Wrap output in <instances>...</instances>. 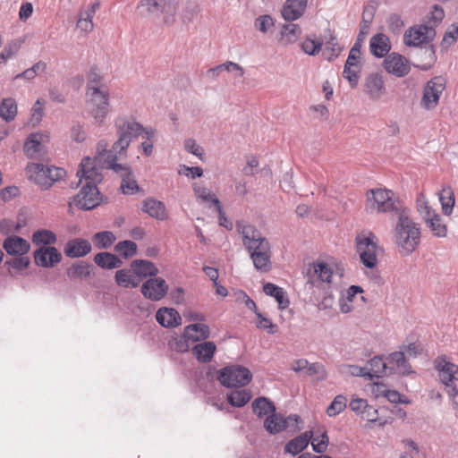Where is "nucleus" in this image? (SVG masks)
<instances>
[{
	"label": "nucleus",
	"instance_id": "nucleus-15",
	"mask_svg": "<svg viewBox=\"0 0 458 458\" xmlns=\"http://www.w3.org/2000/svg\"><path fill=\"white\" fill-rule=\"evenodd\" d=\"M28 178L40 186L42 189H48L53 185V179L48 180L47 173H50L49 166L40 163H30L26 166Z\"/></svg>",
	"mask_w": 458,
	"mask_h": 458
},
{
	"label": "nucleus",
	"instance_id": "nucleus-18",
	"mask_svg": "<svg viewBox=\"0 0 458 458\" xmlns=\"http://www.w3.org/2000/svg\"><path fill=\"white\" fill-rule=\"evenodd\" d=\"M48 141V136L39 132L30 133L23 146L25 154L30 158H39L44 152V143Z\"/></svg>",
	"mask_w": 458,
	"mask_h": 458
},
{
	"label": "nucleus",
	"instance_id": "nucleus-2",
	"mask_svg": "<svg viewBox=\"0 0 458 458\" xmlns=\"http://www.w3.org/2000/svg\"><path fill=\"white\" fill-rule=\"evenodd\" d=\"M395 226V242L403 255L411 254L420 242V227L411 217L406 208L400 213Z\"/></svg>",
	"mask_w": 458,
	"mask_h": 458
},
{
	"label": "nucleus",
	"instance_id": "nucleus-41",
	"mask_svg": "<svg viewBox=\"0 0 458 458\" xmlns=\"http://www.w3.org/2000/svg\"><path fill=\"white\" fill-rule=\"evenodd\" d=\"M370 369L367 373H371L374 377L379 378L385 376H390L386 360L382 357H374L369 360Z\"/></svg>",
	"mask_w": 458,
	"mask_h": 458
},
{
	"label": "nucleus",
	"instance_id": "nucleus-52",
	"mask_svg": "<svg viewBox=\"0 0 458 458\" xmlns=\"http://www.w3.org/2000/svg\"><path fill=\"white\" fill-rule=\"evenodd\" d=\"M362 65L344 66L343 76L348 81L351 88H355L360 80Z\"/></svg>",
	"mask_w": 458,
	"mask_h": 458
},
{
	"label": "nucleus",
	"instance_id": "nucleus-48",
	"mask_svg": "<svg viewBox=\"0 0 458 458\" xmlns=\"http://www.w3.org/2000/svg\"><path fill=\"white\" fill-rule=\"evenodd\" d=\"M200 12L199 5L195 0H187L181 13L182 21H192Z\"/></svg>",
	"mask_w": 458,
	"mask_h": 458
},
{
	"label": "nucleus",
	"instance_id": "nucleus-38",
	"mask_svg": "<svg viewBox=\"0 0 458 458\" xmlns=\"http://www.w3.org/2000/svg\"><path fill=\"white\" fill-rule=\"evenodd\" d=\"M301 33L299 25L288 23L282 26L280 42L283 45H289L296 42Z\"/></svg>",
	"mask_w": 458,
	"mask_h": 458
},
{
	"label": "nucleus",
	"instance_id": "nucleus-4",
	"mask_svg": "<svg viewBox=\"0 0 458 458\" xmlns=\"http://www.w3.org/2000/svg\"><path fill=\"white\" fill-rule=\"evenodd\" d=\"M87 107L95 122L102 124L109 114L110 95L107 88H91L86 91Z\"/></svg>",
	"mask_w": 458,
	"mask_h": 458
},
{
	"label": "nucleus",
	"instance_id": "nucleus-56",
	"mask_svg": "<svg viewBox=\"0 0 458 458\" xmlns=\"http://www.w3.org/2000/svg\"><path fill=\"white\" fill-rule=\"evenodd\" d=\"M322 45V40H315L314 38L308 37L301 43V49L304 51V53L310 55H315L320 52Z\"/></svg>",
	"mask_w": 458,
	"mask_h": 458
},
{
	"label": "nucleus",
	"instance_id": "nucleus-24",
	"mask_svg": "<svg viewBox=\"0 0 458 458\" xmlns=\"http://www.w3.org/2000/svg\"><path fill=\"white\" fill-rule=\"evenodd\" d=\"M126 157L125 154H120L116 152L112 147L110 152L108 154V157L105 159L104 164L102 165L105 168L113 170L114 173L119 174L121 177L125 175H130L131 172V167L124 164H119L117 161L122 160Z\"/></svg>",
	"mask_w": 458,
	"mask_h": 458
},
{
	"label": "nucleus",
	"instance_id": "nucleus-5",
	"mask_svg": "<svg viewBox=\"0 0 458 458\" xmlns=\"http://www.w3.org/2000/svg\"><path fill=\"white\" fill-rule=\"evenodd\" d=\"M118 140L113 144L114 150L120 154H125L131 141L143 133L144 127L140 123L131 120H121L116 122Z\"/></svg>",
	"mask_w": 458,
	"mask_h": 458
},
{
	"label": "nucleus",
	"instance_id": "nucleus-62",
	"mask_svg": "<svg viewBox=\"0 0 458 458\" xmlns=\"http://www.w3.org/2000/svg\"><path fill=\"white\" fill-rule=\"evenodd\" d=\"M255 28L262 33H267L274 26V20L270 15H261L255 20Z\"/></svg>",
	"mask_w": 458,
	"mask_h": 458
},
{
	"label": "nucleus",
	"instance_id": "nucleus-57",
	"mask_svg": "<svg viewBox=\"0 0 458 458\" xmlns=\"http://www.w3.org/2000/svg\"><path fill=\"white\" fill-rule=\"evenodd\" d=\"M417 208L419 214L421 216V219L424 222L437 214V212L431 208V207L428 205V202L425 199L423 196L418 199Z\"/></svg>",
	"mask_w": 458,
	"mask_h": 458
},
{
	"label": "nucleus",
	"instance_id": "nucleus-17",
	"mask_svg": "<svg viewBox=\"0 0 458 458\" xmlns=\"http://www.w3.org/2000/svg\"><path fill=\"white\" fill-rule=\"evenodd\" d=\"M79 177V183L85 181V184L97 185L98 182L102 181V175L98 169L94 165V161L90 157H84L81 163V168L77 171Z\"/></svg>",
	"mask_w": 458,
	"mask_h": 458
},
{
	"label": "nucleus",
	"instance_id": "nucleus-46",
	"mask_svg": "<svg viewBox=\"0 0 458 458\" xmlns=\"http://www.w3.org/2000/svg\"><path fill=\"white\" fill-rule=\"evenodd\" d=\"M114 234L110 231H102L95 233L92 237L94 245L98 249H107L115 242Z\"/></svg>",
	"mask_w": 458,
	"mask_h": 458
},
{
	"label": "nucleus",
	"instance_id": "nucleus-28",
	"mask_svg": "<svg viewBox=\"0 0 458 458\" xmlns=\"http://www.w3.org/2000/svg\"><path fill=\"white\" fill-rule=\"evenodd\" d=\"M216 346L213 342L205 341L194 345L191 349L193 356L199 362L208 363L211 361L216 352Z\"/></svg>",
	"mask_w": 458,
	"mask_h": 458
},
{
	"label": "nucleus",
	"instance_id": "nucleus-37",
	"mask_svg": "<svg viewBox=\"0 0 458 458\" xmlns=\"http://www.w3.org/2000/svg\"><path fill=\"white\" fill-rule=\"evenodd\" d=\"M94 262L101 268L113 269L120 267L123 261L110 252H99L94 257Z\"/></svg>",
	"mask_w": 458,
	"mask_h": 458
},
{
	"label": "nucleus",
	"instance_id": "nucleus-30",
	"mask_svg": "<svg viewBox=\"0 0 458 458\" xmlns=\"http://www.w3.org/2000/svg\"><path fill=\"white\" fill-rule=\"evenodd\" d=\"M324 57L329 61L336 58L339 55L342 48L339 47L337 38L331 31V30L327 29L324 31Z\"/></svg>",
	"mask_w": 458,
	"mask_h": 458
},
{
	"label": "nucleus",
	"instance_id": "nucleus-60",
	"mask_svg": "<svg viewBox=\"0 0 458 458\" xmlns=\"http://www.w3.org/2000/svg\"><path fill=\"white\" fill-rule=\"evenodd\" d=\"M191 340L186 338L184 335L182 336L174 337L169 342L171 349L177 352H186L190 350L189 342Z\"/></svg>",
	"mask_w": 458,
	"mask_h": 458
},
{
	"label": "nucleus",
	"instance_id": "nucleus-53",
	"mask_svg": "<svg viewBox=\"0 0 458 458\" xmlns=\"http://www.w3.org/2000/svg\"><path fill=\"white\" fill-rule=\"evenodd\" d=\"M342 373L348 374L354 377H363L370 380L373 379L371 373H367V369L358 365L346 364L341 369Z\"/></svg>",
	"mask_w": 458,
	"mask_h": 458
},
{
	"label": "nucleus",
	"instance_id": "nucleus-12",
	"mask_svg": "<svg viewBox=\"0 0 458 458\" xmlns=\"http://www.w3.org/2000/svg\"><path fill=\"white\" fill-rule=\"evenodd\" d=\"M333 269L326 263H312L307 269V284L310 287H318L320 283H331Z\"/></svg>",
	"mask_w": 458,
	"mask_h": 458
},
{
	"label": "nucleus",
	"instance_id": "nucleus-50",
	"mask_svg": "<svg viewBox=\"0 0 458 458\" xmlns=\"http://www.w3.org/2000/svg\"><path fill=\"white\" fill-rule=\"evenodd\" d=\"M375 386H377V392L378 394H382L385 396L389 402L393 403H407L408 402L402 399V395L399 392L395 390H387V389H381L385 387V386L379 382H375Z\"/></svg>",
	"mask_w": 458,
	"mask_h": 458
},
{
	"label": "nucleus",
	"instance_id": "nucleus-34",
	"mask_svg": "<svg viewBox=\"0 0 458 458\" xmlns=\"http://www.w3.org/2000/svg\"><path fill=\"white\" fill-rule=\"evenodd\" d=\"M142 210L158 220H165L167 217L164 203L155 199H147L143 202Z\"/></svg>",
	"mask_w": 458,
	"mask_h": 458
},
{
	"label": "nucleus",
	"instance_id": "nucleus-20",
	"mask_svg": "<svg viewBox=\"0 0 458 458\" xmlns=\"http://www.w3.org/2000/svg\"><path fill=\"white\" fill-rule=\"evenodd\" d=\"M3 248L8 255L23 256L30 251V244L22 237L11 235L4 239Z\"/></svg>",
	"mask_w": 458,
	"mask_h": 458
},
{
	"label": "nucleus",
	"instance_id": "nucleus-63",
	"mask_svg": "<svg viewBox=\"0 0 458 458\" xmlns=\"http://www.w3.org/2000/svg\"><path fill=\"white\" fill-rule=\"evenodd\" d=\"M319 442H317V438H313L311 441L312 449L315 453L323 454L327 451L328 446L329 439L326 430L320 435Z\"/></svg>",
	"mask_w": 458,
	"mask_h": 458
},
{
	"label": "nucleus",
	"instance_id": "nucleus-29",
	"mask_svg": "<svg viewBox=\"0 0 458 458\" xmlns=\"http://www.w3.org/2000/svg\"><path fill=\"white\" fill-rule=\"evenodd\" d=\"M311 438L312 431H305L301 435L291 439L284 445V452L291 454L293 455H296L302 452L308 446Z\"/></svg>",
	"mask_w": 458,
	"mask_h": 458
},
{
	"label": "nucleus",
	"instance_id": "nucleus-61",
	"mask_svg": "<svg viewBox=\"0 0 458 458\" xmlns=\"http://www.w3.org/2000/svg\"><path fill=\"white\" fill-rule=\"evenodd\" d=\"M23 41L24 40L22 38H16V39L9 41L4 47L2 53L8 59L12 58L19 52Z\"/></svg>",
	"mask_w": 458,
	"mask_h": 458
},
{
	"label": "nucleus",
	"instance_id": "nucleus-59",
	"mask_svg": "<svg viewBox=\"0 0 458 458\" xmlns=\"http://www.w3.org/2000/svg\"><path fill=\"white\" fill-rule=\"evenodd\" d=\"M121 189L125 194H134L139 191V186L131 172L130 175L122 177Z\"/></svg>",
	"mask_w": 458,
	"mask_h": 458
},
{
	"label": "nucleus",
	"instance_id": "nucleus-1",
	"mask_svg": "<svg viewBox=\"0 0 458 458\" xmlns=\"http://www.w3.org/2000/svg\"><path fill=\"white\" fill-rule=\"evenodd\" d=\"M236 230L242 238V245L250 254L254 267L262 273L271 269V246L269 241L262 235L255 225L246 221L236 222Z\"/></svg>",
	"mask_w": 458,
	"mask_h": 458
},
{
	"label": "nucleus",
	"instance_id": "nucleus-64",
	"mask_svg": "<svg viewBox=\"0 0 458 458\" xmlns=\"http://www.w3.org/2000/svg\"><path fill=\"white\" fill-rule=\"evenodd\" d=\"M457 39H458V25L453 24L446 30V32L444 36L443 41H442V45L445 46V47H449V46L453 45L454 43H455Z\"/></svg>",
	"mask_w": 458,
	"mask_h": 458
},
{
	"label": "nucleus",
	"instance_id": "nucleus-8",
	"mask_svg": "<svg viewBox=\"0 0 458 458\" xmlns=\"http://www.w3.org/2000/svg\"><path fill=\"white\" fill-rule=\"evenodd\" d=\"M140 6L147 7L148 13L158 12L162 15L164 23L171 25L176 21L179 9L178 0H142Z\"/></svg>",
	"mask_w": 458,
	"mask_h": 458
},
{
	"label": "nucleus",
	"instance_id": "nucleus-55",
	"mask_svg": "<svg viewBox=\"0 0 458 458\" xmlns=\"http://www.w3.org/2000/svg\"><path fill=\"white\" fill-rule=\"evenodd\" d=\"M193 191H194L196 196L199 199H200L202 201H210L212 204L215 205V207L220 203L218 198L214 193H211L205 187L194 184Z\"/></svg>",
	"mask_w": 458,
	"mask_h": 458
},
{
	"label": "nucleus",
	"instance_id": "nucleus-13",
	"mask_svg": "<svg viewBox=\"0 0 458 458\" xmlns=\"http://www.w3.org/2000/svg\"><path fill=\"white\" fill-rule=\"evenodd\" d=\"M168 291V284L161 277L149 278L141 285L143 296L152 301H158L163 299Z\"/></svg>",
	"mask_w": 458,
	"mask_h": 458
},
{
	"label": "nucleus",
	"instance_id": "nucleus-11",
	"mask_svg": "<svg viewBox=\"0 0 458 458\" xmlns=\"http://www.w3.org/2000/svg\"><path fill=\"white\" fill-rule=\"evenodd\" d=\"M436 32L428 25H420L411 27L403 35V42L408 47H419L433 39Z\"/></svg>",
	"mask_w": 458,
	"mask_h": 458
},
{
	"label": "nucleus",
	"instance_id": "nucleus-16",
	"mask_svg": "<svg viewBox=\"0 0 458 458\" xmlns=\"http://www.w3.org/2000/svg\"><path fill=\"white\" fill-rule=\"evenodd\" d=\"M384 68L387 72L397 77L405 76L411 70L409 61L397 53H391L386 57L384 60Z\"/></svg>",
	"mask_w": 458,
	"mask_h": 458
},
{
	"label": "nucleus",
	"instance_id": "nucleus-58",
	"mask_svg": "<svg viewBox=\"0 0 458 458\" xmlns=\"http://www.w3.org/2000/svg\"><path fill=\"white\" fill-rule=\"evenodd\" d=\"M283 422L284 424V430L295 433L301 429L300 424L302 423V420L297 414H291L286 418L283 416Z\"/></svg>",
	"mask_w": 458,
	"mask_h": 458
},
{
	"label": "nucleus",
	"instance_id": "nucleus-44",
	"mask_svg": "<svg viewBox=\"0 0 458 458\" xmlns=\"http://www.w3.org/2000/svg\"><path fill=\"white\" fill-rule=\"evenodd\" d=\"M439 201L444 215L450 216L455 203L454 194L451 187L444 188L439 193Z\"/></svg>",
	"mask_w": 458,
	"mask_h": 458
},
{
	"label": "nucleus",
	"instance_id": "nucleus-27",
	"mask_svg": "<svg viewBox=\"0 0 458 458\" xmlns=\"http://www.w3.org/2000/svg\"><path fill=\"white\" fill-rule=\"evenodd\" d=\"M157 321L164 327H175L181 325L182 318L173 308H160L156 313Z\"/></svg>",
	"mask_w": 458,
	"mask_h": 458
},
{
	"label": "nucleus",
	"instance_id": "nucleus-32",
	"mask_svg": "<svg viewBox=\"0 0 458 458\" xmlns=\"http://www.w3.org/2000/svg\"><path fill=\"white\" fill-rule=\"evenodd\" d=\"M131 268L140 280L148 276H156L158 273V269L153 262L143 259L133 260Z\"/></svg>",
	"mask_w": 458,
	"mask_h": 458
},
{
	"label": "nucleus",
	"instance_id": "nucleus-33",
	"mask_svg": "<svg viewBox=\"0 0 458 458\" xmlns=\"http://www.w3.org/2000/svg\"><path fill=\"white\" fill-rule=\"evenodd\" d=\"M91 267L85 261H78L66 269V275L70 280H85L91 275Z\"/></svg>",
	"mask_w": 458,
	"mask_h": 458
},
{
	"label": "nucleus",
	"instance_id": "nucleus-23",
	"mask_svg": "<svg viewBox=\"0 0 458 458\" xmlns=\"http://www.w3.org/2000/svg\"><path fill=\"white\" fill-rule=\"evenodd\" d=\"M389 375L395 373L405 375L411 372V365L407 362L403 352H395L386 357Z\"/></svg>",
	"mask_w": 458,
	"mask_h": 458
},
{
	"label": "nucleus",
	"instance_id": "nucleus-45",
	"mask_svg": "<svg viewBox=\"0 0 458 458\" xmlns=\"http://www.w3.org/2000/svg\"><path fill=\"white\" fill-rule=\"evenodd\" d=\"M250 398V392L245 389L232 391L227 394V401L233 407L244 406Z\"/></svg>",
	"mask_w": 458,
	"mask_h": 458
},
{
	"label": "nucleus",
	"instance_id": "nucleus-3",
	"mask_svg": "<svg viewBox=\"0 0 458 458\" xmlns=\"http://www.w3.org/2000/svg\"><path fill=\"white\" fill-rule=\"evenodd\" d=\"M366 196V210L370 213H389L397 216L407 208L390 190L371 189L367 191Z\"/></svg>",
	"mask_w": 458,
	"mask_h": 458
},
{
	"label": "nucleus",
	"instance_id": "nucleus-9",
	"mask_svg": "<svg viewBox=\"0 0 458 458\" xmlns=\"http://www.w3.org/2000/svg\"><path fill=\"white\" fill-rule=\"evenodd\" d=\"M445 88V80L441 76L434 77L428 81L424 88L421 106L428 110L435 108Z\"/></svg>",
	"mask_w": 458,
	"mask_h": 458
},
{
	"label": "nucleus",
	"instance_id": "nucleus-31",
	"mask_svg": "<svg viewBox=\"0 0 458 458\" xmlns=\"http://www.w3.org/2000/svg\"><path fill=\"white\" fill-rule=\"evenodd\" d=\"M209 327L202 323L191 324L184 328V336L191 342H199L209 337Z\"/></svg>",
	"mask_w": 458,
	"mask_h": 458
},
{
	"label": "nucleus",
	"instance_id": "nucleus-51",
	"mask_svg": "<svg viewBox=\"0 0 458 458\" xmlns=\"http://www.w3.org/2000/svg\"><path fill=\"white\" fill-rule=\"evenodd\" d=\"M114 250L126 259L131 258L137 252V244L128 240L122 241L115 245Z\"/></svg>",
	"mask_w": 458,
	"mask_h": 458
},
{
	"label": "nucleus",
	"instance_id": "nucleus-19",
	"mask_svg": "<svg viewBox=\"0 0 458 458\" xmlns=\"http://www.w3.org/2000/svg\"><path fill=\"white\" fill-rule=\"evenodd\" d=\"M435 369L438 371L439 378L443 384L454 383L458 380V366L445 358L436 359Z\"/></svg>",
	"mask_w": 458,
	"mask_h": 458
},
{
	"label": "nucleus",
	"instance_id": "nucleus-25",
	"mask_svg": "<svg viewBox=\"0 0 458 458\" xmlns=\"http://www.w3.org/2000/svg\"><path fill=\"white\" fill-rule=\"evenodd\" d=\"M369 50L375 57L386 56L391 50L389 37L384 33L375 34L369 40Z\"/></svg>",
	"mask_w": 458,
	"mask_h": 458
},
{
	"label": "nucleus",
	"instance_id": "nucleus-26",
	"mask_svg": "<svg viewBox=\"0 0 458 458\" xmlns=\"http://www.w3.org/2000/svg\"><path fill=\"white\" fill-rule=\"evenodd\" d=\"M385 92L384 81L377 73L369 74L365 81V93L372 100L379 99Z\"/></svg>",
	"mask_w": 458,
	"mask_h": 458
},
{
	"label": "nucleus",
	"instance_id": "nucleus-35",
	"mask_svg": "<svg viewBox=\"0 0 458 458\" xmlns=\"http://www.w3.org/2000/svg\"><path fill=\"white\" fill-rule=\"evenodd\" d=\"M115 282L119 286L135 288L140 285V279L132 269H121L115 273Z\"/></svg>",
	"mask_w": 458,
	"mask_h": 458
},
{
	"label": "nucleus",
	"instance_id": "nucleus-49",
	"mask_svg": "<svg viewBox=\"0 0 458 458\" xmlns=\"http://www.w3.org/2000/svg\"><path fill=\"white\" fill-rule=\"evenodd\" d=\"M347 406V399L344 395L339 394L335 397L333 402L327 409V414L329 417H335L342 412Z\"/></svg>",
	"mask_w": 458,
	"mask_h": 458
},
{
	"label": "nucleus",
	"instance_id": "nucleus-54",
	"mask_svg": "<svg viewBox=\"0 0 458 458\" xmlns=\"http://www.w3.org/2000/svg\"><path fill=\"white\" fill-rule=\"evenodd\" d=\"M306 372L317 381H323L327 377L325 367L319 362L309 363Z\"/></svg>",
	"mask_w": 458,
	"mask_h": 458
},
{
	"label": "nucleus",
	"instance_id": "nucleus-43",
	"mask_svg": "<svg viewBox=\"0 0 458 458\" xmlns=\"http://www.w3.org/2000/svg\"><path fill=\"white\" fill-rule=\"evenodd\" d=\"M283 415L274 412L268 415L264 421L265 429L270 434H277L284 431Z\"/></svg>",
	"mask_w": 458,
	"mask_h": 458
},
{
	"label": "nucleus",
	"instance_id": "nucleus-6",
	"mask_svg": "<svg viewBox=\"0 0 458 458\" xmlns=\"http://www.w3.org/2000/svg\"><path fill=\"white\" fill-rule=\"evenodd\" d=\"M217 379L225 387H242L251 381L252 374L243 366L233 365L220 369Z\"/></svg>",
	"mask_w": 458,
	"mask_h": 458
},
{
	"label": "nucleus",
	"instance_id": "nucleus-14",
	"mask_svg": "<svg viewBox=\"0 0 458 458\" xmlns=\"http://www.w3.org/2000/svg\"><path fill=\"white\" fill-rule=\"evenodd\" d=\"M33 258L37 266L53 267L62 260V254L54 246H41L34 251Z\"/></svg>",
	"mask_w": 458,
	"mask_h": 458
},
{
	"label": "nucleus",
	"instance_id": "nucleus-36",
	"mask_svg": "<svg viewBox=\"0 0 458 458\" xmlns=\"http://www.w3.org/2000/svg\"><path fill=\"white\" fill-rule=\"evenodd\" d=\"M264 293L271 297H274L278 303L279 309L284 310L289 306V300L285 296V292L283 288L272 283H267L263 285Z\"/></svg>",
	"mask_w": 458,
	"mask_h": 458
},
{
	"label": "nucleus",
	"instance_id": "nucleus-39",
	"mask_svg": "<svg viewBox=\"0 0 458 458\" xmlns=\"http://www.w3.org/2000/svg\"><path fill=\"white\" fill-rule=\"evenodd\" d=\"M34 245L38 247L41 246H51L57 241L55 233L47 229H39L33 233L31 237Z\"/></svg>",
	"mask_w": 458,
	"mask_h": 458
},
{
	"label": "nucleus",
	"instance_id": "nucleus-47",
	"mask_svg": "<svg viewBox=\"0 0 458 458\" xmlns=\"http://www.w3.org/2000/svg\"><path fill=\"white\" fill-rule=\"evenodd\" d=\"M17 114V106L13 98H5L0 103V117L5 122L14 119Z\"/></svg>",
	"mask_w": 458,
	"mask_h": 458
},
{
	"label": "nucleus",
	"instance_id": "nucleus-40",
	"mask_svg": "<svg viewBox=\"0 0 458 458\" xmlns=\"http://www.w3.org/2000/svg\"><path fill=\"white\" fill-rule=\"evenodd\" d=\"M252 410L259 418L276 412L275 405L266 397H258L252 403Z\"/></svg>",
	"mask_w": 458,
	"mask_h": 458
},
{
	"label": "nucleus",
	"instance_id": "nucleus-22",
	"mask_svg": "<svg viewBox=\"0 0 458 458\" xmlns=\"http://www.w3.org/2000/svg\"><path fill=\"white\" fill-rule=\"evenodd\" d=\"M308 0H286L282 8V16L287 21L301 18L306 11Z\"/></svg>",
	"mask_w": 458,
	"mask_h": 458
},
{
	"label": "nucleus",
	"instance_id": "nucleus-42",
	"mask_svg": "<svg viewBox=\"0 0 458 458\" xmlns=\"http://www.w3.org/2000/svg\"><path fill=\"white\" fill-rule=\"evenodd\" d=\"M425 223L434 236L439 238L446 236L447 226L443 223L441 216L437 213L425 221Z\"/></svg>",
	"mask_w": 458,
	"mask_h": 458
},
{
	"label": "nucleus",
	"instance_id": "nucleus-21",
	"mask_svg": "<svg viewBox=\"0 0 458 458\" xmlns=\"http://www.w3.org/2000/svg\"><path fill=\"white\" fill-rule=\"evenodd\" d=\"M91 251V244L86 239L74 238L69 240L64 247V252L68 258H82Z\"/></svg>",
	"mask_w": 458,
	"mask_h": 458
},
{
	"label": "nucleus",
	"instance_id": "nucleus-10",
	"mask_svg": "<svg viewBox=\"0 0 458 458\" xmlns=\"http://www.w3.org/2000/svg\"><path fill=\"white\" fill-rule=\"evenodd\" d=\"M100 192L97 185L84 184L79 193L73 197V204L81 210H91L100 202Z\"/></svg>",
	"mask_w": 458,
	"mask_h": 458
},
{
	"label": "nucleus",
	"instance_id": "nucleus-7",
	"mask_svg": "<svg viewBox=\"0 0 458 458\" xmlns=\"http://www.w3.org/2000/svg\"><path fill=\"white\" fill-rule=\"evenodd\" d=\"M356 250L360 255V262L369 268L377 265V238L373 233L368 236L361 234L355 239Z\"/></svg>",
	"mask_w": 458,
	"mask_h": 458
}]
</instances>
